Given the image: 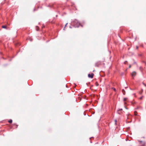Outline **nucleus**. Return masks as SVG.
Segmentation results:
<instances>
[{
	"label": "nucleus",
	"instance_id": "f257e3e1",
	"mask_svg": "<svg viewBox=\"0 0 146 146\" xmlns=\"http://www.w3.org/2000/svg\"><path fill=\"white\" fill-rule=\"evenodd\" d=\"M74 23V24L75 27H78L79 25L80 24L76 20L75 21Z\"/></svg>",
	"mask_w": 146,
	"mask_h": 146
},
{
	"label": "nucleus",
	"instance_id": "f03ea898",
	"mask_svg": "<svg viewBox=\"0 0 146 146\" xmlns=\"http://www.w3.org/2000/svg\"><path fill=\"white\" fill-rule=\"evenodd\" d=\"M94 74L93 73H92L91 74H88V76L89 78H93Z\"/></svg>",
	"mask_w": 146,
	"mask_h": 146
},
{
	"label": "nucleus",
	"instance_id": "7ed1b4c3",
	"mask_svg": "<svg viewBox=\"0 0 146 146\" xmlns=\"http://www.w3.org/2000/svg\"><path fill=\"white\" fill-rule=\"evenodd\" d=\"M136 74V73L135 72H133L131 73V76L132 77H134Z\"/></svg>",
	"mask_w": 146,
	"mask_h": 146
},
{
	"label": "nucleus",
	"instance_id": "20e7f679",
	"mask_svg": "<svg viewBox=\"0 0 146 146\" xmlns=\"http://www.w3.org/2000/svg\"><path fill=\"white\" fill-rule=\"evenodd\" d=\"M122 92L123 93V94L125 95V91L124 90H122Z\"/></svg>",
	"mask_w": 146,
	"mask_h": 146
},
{
	"label": "nucleus",
	"instance_id": "39448f33",
	"mask_svg": "<svg viewBox=\"0 0 146 146\" xmlns=\"http://www.w3.org/2000/svg\"><path fill=\"white\" fill-rule=\"evenodd\" d=\"M6 26H2V28H6Z\"/></svg>",
	"mask_w": 146,
	"mask_h": 146
},
{
	"label": "nucleus",
	"instance_id": "423d86ee",
	"mask_svg": "<svg viewBox=\"0 0 146 146\" xmlns=\"http://www.w3.org/2000/svg\"><path fill=\"white\" fill-rule=\"evenodd\" d=\"M12 122V120H10L9 121V122L10 123H11Z\"/></svg>",
	"mask_w": 146,
	"mask_h": 146
},
{
	"label": "nucleus",
	"instance_id": "0eeeda50",
	"mask_svg": "<svg viewBox=\"0 0 146 146\" xmlns=\"http://www.w3.org/2000/svg\"><path fill=\"white\" fill-rule=\"evenodd\" d=\"M140 143H142V145H144V144H145L144 142H143L142 141H140Z\"/></svg>",
	"mask_w": 146,
	"mask_h": 146
},
{
	"label": "nucleus",
	"instance_id": "6e6552de",
	"mask_svg": "<svg viewBox=\"0 0 146 146\" xmlns=\"http://www.w3.org/2000/svg\"><path fill=\"white\" fill-rule=\"evenodd\" d=\"M127 98H124L123 99V100L124 101H126L127 100Z\"/></svg>",
	"mask_w": 146,
	"mask_h": 146
},
{
	"label": "nucleus",
	"instance_id": "1a4fd4ad",
	"mask_svg": "<svg viewBox=\"0 0 146 146\" xmlns=\"http://www.w3.org/2000/svg\"><path fill=\"white\" fill-rule=\"evenodd\" d=\"M112 89H113V90L115 91H116V90H115V88H112Z\"/></svg>",
	"mask_w": 146,
	"mask_h": 146
},
{
	"label": "nucleus",
	"instance_id": "9d476101",
	"mask_svg": "<svg viewBox=\"0 0 146 146\" xmlns=\"http://www.w3.org/2000/svg\"><path fill=\"white\" fill-rule=\"evenodd\" d=\"M134 114H135V115H137V113H136L135 112H134Z\"/></svg>",
	"mask_w": 146,
	"mask_h": 146
},
{
	"label": "nucleus",
	"instance_id": "9b49d317",
	"mask_svg": "<svg viewBox=\"0 0 146 146\" xmlns=\"http://www.w3.org/2000/svg\"><path fill=\"white\" fill-rule=\"evenodd\" d=\"M115 124H116V123L117 120H115Z\"/></svg>",
	"mask_w": 146,
	"mask_h": 146
},
{
	"label": "nucleus",
	"instance_id": "f8f14e48",
	"mask_svg": "<svg viewBox=\"0 0 146 146\" xmlns=\"http://www.w3.org/2000/svg\"><path fill=\"white\" fill-rule=\"evenodd\" d=\"M122 109H119V111H121L122 110Z\"/></svg>",
	"mask_w": 146,
	"mask_h": 146
},
{
	"label": "nucleus",
	"instance_id": "ddd939ff",
	"mask_svg": "<svg viewBox=\"0 0 146 146\" xmlns=\"http://www.w3.org/2000/svg\"><path fill=\"white\" fill-rule=\"evenodd\" d=\"M142 97H141V98H140V99H142Z\"/></svg>",
	"mask_w": 146,
	"mask_h": 146
},
{
	"label": "nucleus",
	"instance_id": "4468645a",
	"mask_svg": "<svg viewBox=\"0 0 146 146\" xmlns=\"http://www.w3.org/2000/svg\"><path fill=\"white\" fill-rule=\"evenodd\" d=\"M129 67V68H131V66L130 65Z\"/></svg>",
	"mask_w": 146,
	"mask_h": 146
},
{
	"label": "nucleus",
	"instance_id": "2eb2a0df",
	"mask_svg": "<svg viewBox=\"0 0 146 146\" xmlns=\"http://www.w3.org/2000/svg\"><path fill=\"white\" fill-rule=\"evenodd\" d=\"M67 23H66V25H65V27H66V25H67Z\"/></svg>",
	"mask_w": 146,
	"mask_h": 146
}]
</instances>
